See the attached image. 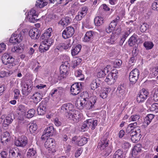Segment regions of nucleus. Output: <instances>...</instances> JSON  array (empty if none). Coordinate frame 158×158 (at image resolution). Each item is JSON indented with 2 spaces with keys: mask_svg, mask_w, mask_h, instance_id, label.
Returning a JSON list of instances; mask_svg holds the SVG:
<instances>
[{
  "mask_svg": "<svg viewBox=\"0 0 158 158\" xmlns=\"http://www.w3.org/2000/svg\"><path fill=\"white\" fill-rule=\"evenodd\" d=\"M14 98L17 99L18 98L20 95V92L19 89H15L14 90Z\"/></svg>",
  "mask_w": 158,
  "mask_h": 158,
  "instance_id": "680f3d73",
  "label": "nucleus"
},
{
  "mask_svg": "<svg viewBox=\"0 0 158 158\" xmlns=\"http://www.w3.org/2000/svg\"><path fill=\"white\" fill-rule=\"evenodd\" d=\"M100 92V96L102 98H105L107 97V94L104 89H101Z\"/></svg>",
  "mask_w": 158,
  "mask_h": 158,
  "instance_id": "864d4df0",
  "label": "nucleus"
},
{
  "mask_svg": "<svg viewBox=\"0 0 158 158\" xmlns=\"http://www.w3.org/2000/svg\"><path fill=\"white\" fill-rule=\"evenodd\" d=\"M54 131V127L52 126L48 127L44 130V133L47 135V136H50L53 135Z\"/></svg>",
  "mask_w": 158,
  "mask_h": 158,
  "instance_id": "cd10ccee",
  "label": "nucleus"
},
{
  "mask_svg": "<svg viewBox=\"0 0 158 158\" xmlns=\"http://www.w3.org/2000/svg\"><path fill=\"white\" fill-rule=\"evenodd\" d=\"M137 123L135 122L129 124L126 130L127 132L130 133L131 139L133 143H136L141 137V130L140 127L136 126Z\"/></svg>",
  "mask_w": 158,
  "mask_h": 158,
  "instance_id": "f03ea898",
  "label": "nucleus"
},
{
  "mask_svg": "<svg viewBox=\"0 0 158 158\" xmlns=\"http://www.w3.org/2000/svg\"><path fill=\"white\" fill-rule=\"evenodd\" d=\"M62 110H63L67 113L68 116L69 115V113H71L73 110V105L70 103H65L62 105L61 107Z\"/></svg>",
  "mask_w": 158,
  "mask_h": 158,
  "instance_id": "f3484780",
  "label": "nucleus"
},
{
  "mask_svg": "<svg viewBox=\"0 0 158 158\" xmlns=\"http://www.w3.org/2000/svg\"><path fill=\"white\" fill-rule=\"evenodd\" d=\"M43 40L41 42L39 48L40 49L43 50V52H44L48 49L53 42L52 40L50 41L48 40Z\"/></svg>",
  "mask_w": 158,
  "mask_h": 158,
  "instance_id": "dca6fc26",
  "label": "nucleus"
},
{
  "mask_svg": "<svg viewBox=\"0 0 158 158\" xmlns=\"http://www.w3.org/2000/svg\"><path fill=\"white\" fill-rule=\"evenodd\" d=\"M107 43L111 44H113L116 39L115 36L114 35H111L110 37H106L105 38Z\"/></svg>",
  "mask_w": 158,
  "mask_h": 158,
  "instance_id": "de8ad7c7",
  "label": "nucleus"
},
{
  "mask_svg": "<svg viewBox=\"0 0 158 158\" xmlns=\"http://www.w3.org/2000/svg\"><path fill=\"white\" fill-rule=\"evenodd\" d=\"M40 30L36 28H33L29 31V35L33 39L35 40L39 38L40 35Z\"/></svg>",
  "mask_w": 158,
  "mask_h": 158,
  "instance_id": "2eb2a0df",
  "label": "nucleus"
},
{
  "mask_svg": "<svg viewBox=\"0 0 158 158\" xmlns=\"http://www.w3.org/2000/svg\"><path fill=\"white\" fill-rule=\"evenodd\" d=\"M85 16L83 15L79 11L77 15H76L75 19L77 21H80Z\"/></svg>",
  "mask_w": 158,
  "mask_h": 158,
  "instance_id": "bf43d9fd",
  "label": "nucleus"
},
{
  "mask_svg": "<svg viewBox=\"0 0 158 158\" xmlns=\"http://www.w3.org/2000/svg\"><path fill=\"white\" fill-rule=\"evenodd\" d=\"M38 17H35L34 16H32L31 14L28 15L27 16V18L28 19V21L31 23H35L38 20L37 18Z\"/></svg>",
  "mask_w": 158,
  "mask_h": 158,
  "instance_id": "c03bdc74",
  "label": "nucleus"
},
{
  "mask_svg": "<svg viewBox=\"0 0 158 158\" xmlns=\"http://www.w3.org/2000/svg\"><path fill=\"white\" fill-rule=\"evenodd\" d=\"M2 63L5 65H7L9 69H11L15 65V59L7 53H5L2 57Z\"/></svg>",
  "mask_w": 158,
  "mask_h": 158,
  "instance_id": "20e7f679",
  "label": "nucleus"
},
{
  "mask_svg": "<svg viewBox=\"0 0 158 158\" xmlns=\"http://www.w3.org/2000/svg\"><path fill=\"white\" fill-rule=\"evenodd\" d=\"M23 26V24H21L19 28L15 33H13L10 38V42L12 43H19L21 42L26 34L27 33V30L25 29L21 31V27Z\"/></svg>",
  "mask_w": 158,
  "mask_h": 158,
  "instance_id": "7ed1b4c3",
  "label": "nucleus"
},
{
  "mask_svg": "<svg viewBox=\"0 0 158 158\" xmlns=\"http://www.w3.org/2000/svg\"><path fill=\"white\" fill-rule=\"evenodd\" d=\"M35 110L34 109H30L27 112L26 117L27 118H31L33 117L35 114Z\"/></svg>",
  "mask_w": 158,
  "mask_h": 158,
  "instance_id": "49530a36",
  "label": "nucleus"
},
{
  "mask_svg": "<svg viewBox=\"0 0 158 158\" xmlns=\"http://www.w3.org/2000/svg\"><path fill=\"white\" fill-rule=\"evenodd\" d=\"M140 118V117L138 115H131L129 118V120L130 121H135L138 120Z\"/></svg>",
  "mask_w": 158,
  "mask_h": 158,
  "instance_id": "13d9d810",
  "label": "nucleus"
},
{
  "mask_svg": "<svg viewBox=\"0 0 158 158\" xmlns=\"http://www.w3.org/2000/svg\"><path fill=\"white\" fill-rule=\"evenodd\" d=\"M6 45L3 43L0 44V53L5 51L6 49Z\"/></svg>",
  "mask_w": 158,
  "mask_h": 158,
  "instance_id": "052dcab7",
  "label": "nucleus"
},
{
  "mask_svg": "<svg viewBox=\"0 0 158 158\" xmlns=\"http://www.w3.org/2000/svg\"><path fill=\"white\" fill-rule=\"evenodd\" d=\"M44 145L48 151V152L54 155L56 151L54 139L50 137L48 138L45 143Z\"/></svg>",
  "mask_w": 158,
  "mask_h": 158,
  "instance_id": "39448f33",
  "label": "nucleus"
},
{
  "mask_svg": "<svg viewBox=\"0 0 158 158\" xmlns=\"http://www.w3.org/2000/svg\"><path fill=\"white\" fill-rule=\"evenodd\" d=\"M68 116L70 120H72L75 122L78 121L81 118L80 112L76 110H73L71 113H69Z\"/></svg>",
  "mask_w": 158,
  "mask_h": 158,
  "instance_id": "4468645a",
  "label": "nucleus"
},
{
  "mask_svg": "<svg viewBox=\"0 0 158 158\" xmlns=\"http://www.w3.org/2000/svg\"><path fill=\"white\" fill-rule=\"evenodd\" d=\"M150 110L154 113L158 112V104L157 103L153 104L150 107Z\"/></svg>",
  "mask_w": 158,
  "mask_h": 158,
  "instance_id": "a18cd8bd",
  "label": "nucleus"
},
{
  "mask_svg": "<svg viewBox=\"0 0 158 158\" xmlns=\"http://www.w3.org/2000/svg\"><path fill=\"white\" fill-rule=\"evenodd\" d=\"M94 22L97 26H99L104 23V19L101 16H97L94 19Z\"/></svg>",
  "mask_w": 158,
  "mask_h": 158,
  "instance_id": "7c9ffc66",
  "label": "nucleus"
},
{
  "mask_svg": "<svg viewBox=\"0 0 158 158\" xmlns=\"http://www.w3.org/2000/svg\"><path fill=\"white\" fill-rule=\"evenodd\" d=\"M31 14L32 16H34L35 17H38V14L37 12L34 8L31 9L28 12V15Z\"/></svg>",
  "mask_w": 158,
  "mask_h": 158,
  "instance_id": "4d7b16f0",
  "label": "nucleus"
},
{
  "mask_svg": "<svg viewBox=\"0 0 158 158\" xmlns=\"http://www.w3.org/2000/svg\"><path fill=\"white\" fill-rule=\"evenodd\" d=\"M155 115L152 114H148L145 117L143 123L145 126H147L150 123Z\"/></svg>",
  "mask_w": 158,
  "mask_h": 158,
  "instance_id": "393cba45",
  "label": "nucleus"
},
{
  "mask_svg": "<svg viewBox=\"0 0 158 158\" xmlns=\"http://www.w3.org/2000/svg\"><path fill=\"white\" fill-rule=\"evenodd\" d=\"M9 158H21V152L17 148H10L9 150Z\"/></svg>",
  "mask_w": 158,
  "mask_h": 158,
  "instance_id": "9d476101",
  "label": "nucleus"
},
{
  "mask_svg": "<svg viewBox=\"0 0 158 158\" xmlns=\"http://www.w3.org/2000/svg\"><path fill=\"white\" fill-rule=\"evenodd\" d=\"M29 130L31 133H32L35 132L37 129V126L35 123H30L29 124Z\"/></svg>",
  "mask_w": 158,
  "mask_h": 158,
  "instance_id": "f704fd0d",
  "label": "nucleus"
},
{
  "mask_svg": "<svg viewBox=\"0 0 158 158\" xmlns=\"http://www.w3.org/2000/svg\"><path fill=\"white\" fill-rule=\"evenodd\" d=\"M106 73L103 70H99L98 72L97 76L99 78H101L103 77L105 75Z\"/></svg>",
  "mask_w": 158,
  "mask_h": 158,
  "instance_id": "6e6d98bb",
  "label": "nucleus"
},
{
  "mask_svg": "<svg viewBox=\"0 0 158 158\" xmlns=\"http://www.w3.org/2000/svg\"><path fill=\"white\" fill-rule=\"evenodd\" d=\"M75 75L77 77H79V80L81 81L84 80L85 78L84 75L83 74L82 70L80 69H78L76 70L75 72Z\"/></svg>",
  "mask_w": 158,
  "mask_h": 158,
  "instance_id": "473e14b6",
  "label": "nucleus"
},
{
  "mask_svg": "<svg viewBox=\"0 0 158 158\" xmlns=\"http://www.w3.org/2000/svg\"><path fill=\"white\" fill-rule=\"evenodd\" d=\"M27 143V138L24 135H22L15 141V145L19 147H24L26 145Z\"/></svg>",
  "mask_w": 158,
  "mask_h": 158,
  "instance_id": "f8f14e48",
  "label": "nucleus"
},
{
  "mask_svg": "<svg viewBox=\"0 0 158 158\" xmlns=\"http://www.w3.org/2000/svg\"><path fill=\"white\" fill-rule=\"evenodd\" d=\"M130 30L131 29H130L129 30L127 29V31L122 32V37L120 41V43H122V44L123 43L127 37L130 34L131 32Z\"/></svg>",
  "mask_w": 158,
  "mask_h": 158,
  "instance_id": "c85d7f7f",
  "label": "nucleus"
},
{
  "mask_svg": "<svg viewBox=\"0 0 158 158\" xmlns=\"http://www.w3.org/2000/svg\"><path fill=\"white\" fill-rule=\"evenodd\" d=\"M70 21L69 17L62 18L59 22V24L64 27H65L69 23Z\"/></svg>",
  "mask_w": 158,
  "mask_h": 158,
  "instance_id": "e433bc0d",
  "label": "nucleus"
},
{
  "mask_svg": "<svg viewBox=\"0 0 158 158\" xmlns=\"http://www.w3.org/2000/svg\"><path fill=\"white\" fill-rule=\"evenodd\" d=\"M82 88V84L81 83H76L71 85L70 89H81Z\"/></svg>",
  "mask_w": 158,
  "mask_h": 158,
  "instance_id": "09e8293b",
  "label": "nucleus"
},
{
  "mask_svg": "<svg viewBox=\"0 0 158 158\" xmlns=\"http://www.w3.org/2000/svg\"><path fill=\"white\" fill-rule=\"evenodd\" d=\"M22 94L24 96L28 95L31 92V89H22Z\"/></svg>",
  "mask_w": 158,
  "mask_h": 158,
  "instance_id": "0e129e2a",
  "label": "nucleus"
},
{
  "mask_svg": "<svg viewBox=\"0 0 158 158\" xmlns=\"http://www.w3.org/2000/svg\"><path fill=\"white\" fill-rule=\"evenodd\" d=\"M100 84L97 82L96 80L92 81L90 84L91 89H96L100 87Z\"/></svg>",
  "mask_w": 158,
  "mask_h": 158,
  "instance_id": "8fccbe9b",
  "label": "nucleus"
},
{
  "mask_svg": "<svg viewBox=\"0 0 158 158\" xmlns=\"http://www.w3.org/2000/svg\"><path fill=\"white\" fill-rule=\"evenodd\" d=\"M81 59L80 58H77L74 60L73 62V68H75L77 65H79L81 61Z\"/></svg>",
  "mask_w": 158,
  "mask_h": 158,
  "instance_id": "5fc2aeb1",
  "label": "nucleus"
},
{
  "mask_svg": "<svg viewBox=\"0 0 158 158\" xmlns=\"http://www.w3.org/2000/svg\"><path fill=\"white\" fill-rule=\"evenodd\" d=\"M54 123L56 126L59 127L61 124V122L60 121L59 119L57 118H56L54 119Z\"/></svg>",
  "mask_w": 158,
  "mask_h": 158,
  "instance_id": "774afa93",
  "label": "nucleus"
},
{
  "mask_svg": "<svg viewBox=\"0 0 158 158\" xmlns=\"http://www.w3.org/2000/svg\"><path fill=\"white\" fill-rule=\"evenodd\" d=\"M143 45L147 50L151 49L154 46L152 42L150 41H145L143 43Z\"/></svg>",
  "mask_w": 158,
  "mask_h": 158,
  "instance_id": "a19ab883",
  "label": "nucleus"
},
{
  "mask_svg": "<svg viewBox=\"0 0 158 158\" xmlns=\"http://www.w3.org/2000/svg\"><path fill=\"white\" fill-rule=\"evenodd\" d=\"M18 110L19 111V113H21L22 115H24L26 114V112L27 111V108L24 105H20L18 107Z\"/></svg>",
  "mask_w": 158,
  "mask_h": 158,
  "instance_id": "c9c22d12",
  "label": "nucleus"
},
{
  "mask_svg": "<svg viewBox=\"0 0 158 158\" xmlns=\"http://www.w3.org/2000/svg\"><path fill=\"white\" fill-rule=\"evenodd\" d=\"M139 74V70L137 69L132 70L129 74V79L130 82L135 83L138 79Z\"/></svg>",
  "mask_w": 158,
  "mask_h": 158,
  "instance_id": "9b49d317",
  "label": "nucleus"
},
{
  "mask_svg": "<svg viewBox=\"0 0 158 158\" xmlns=\"http://www.w3.org/2000/svg\"><path fill=\"white\" fill-rule=\"evenodd\" d=\"M97 98L96 96H89L87 91H84L80 97L76 101L75 105L77 108L82 109L84 107L88 110H93Z\"/></svg>",
  "mask_w": 158,
  "mask_h": 158,
  "instance_id": "f257e3e1",
  "label": "nucleus"
},
{
  "mask_svg": "<svg viewBox=\"0 0 158 158\" xmlns=\"http://www.w3.org/2000/svg\"><path fill=\"white\" fill-rule=\"evenodd\" d=\"M88 9L87 6H84L82 7L80 9L79 12L83 15L85 16L88 11Z\"/></svg>",
  "mask_w": 158,
  "mask_h": 158,
  "instance_id": "603ef678",
  "label": "nucleus"
},
{
  "mask_svg": "<svg viewBox=\"0 0 158 158\" xmlns=\"http://www.w3.org/2000/svg\"><path fill=\"white\" fill-rule=\"evenodd\" d=\"M82 152V150L81 148H79L77 150L75 153V156L76 158H77L79 157L81 154Z\"/></svg>",
  "mask_w": 158,
  "mask_h": 158,
  "instance_id": "e2e57ef3",
  "label": "nucleus"
},
{
  "mask_svg": "<svg viewBox=\"0 0 158 158\" xmlns=\"http://www.w3.org/2000/svg\"><path fill=\"white\" fill-rule=\"evenodd\" d=\"M69 67V63L64 62L60 67V72L61 75V77H58L57 79H61L62 77L63 78L64 77V75H66L68 73V70Z\"/></svg>",
  "mask_w": 158,
  "mask_h": 158,
  "instance_id": "1a4fd4ad",
  "label": "nucleus"
},
{
  "mask_svg": "<svg viewBox=\"0 0 158 158\" xmlns=\"http://www.w3.org/2000/svg\"><path fill=\"white\" fill-rule=\"evenodd\" d=\"M122 62L120 60H115L114 63V66L116 68H119L121 66Z\"/></svg>",
  "mask_w": 158,
  "mask_h": 158,
  "instance_id": "3c124183",
  "label": "nucleus"
},
{
  "mask_svg": "<svg viewBox=\"0 0 158 158\" xmlns=\"http://www.w3.org/2000/svg\"><path fill=\"white\" fill-rule=\"evenodd\" d=\"M148 94V89H141L137 96V102L139 103L144 102L147 99Z\"/></svg>",
  "mask_w": 158,
  "mask_h": 158,
  "instance_id": "0eeeda50",
  "label": "nucleus"
},
{
  "mask_svg": "<svg viewBox=\"0 0 158 158\" xmlns=\"http://www.w3.org/2000/svg\"><path fill=\"white\" fill-rule=\"evenodd\" d=\"M94 32L92 31H89L86 32L84 38V41L87 42L90 41L93 38Z\"/></svg>",
  "mask_w": 158,
  "mask_h": 158,
  "instance_id": "bb28decb",
  "label": "nucleus"
},
{
  "mask_svg": "<svg viewBox=\"0 0 158 158\" xmlns=\"http://www.w3.org/2000/svg\"><path fill=\"white\" fill-rule=\"evenodd\" d=\"M83 26L87 28H89L91 27L89 22L88 20H86L83 23Z\"/></svg>",
  "mask_w": 158,
  "mask_h": 158,
  "instance_id": "338daca9",
  "label": "nucleus"
},
{
  "mask_svg": "<svg viewBox=\"0 0 158 158\" xmlns=\"http://www.w3.org/2000/svg\"><path fill=\"white\" fill-rule=\"evenodd\" d=\"M137 40L136 36L133 35L129 38L128 44L130 46H132L136 43Z\"/></svg>",
  "mask_w": 158,
  "mask_h": 158,
  "instance_id": "72a5a7b5",
  "label": "nucleus"
},
{
  "mask_svg": "<svg viewBox=\"0 0 158 158\" xmlns=\"http://www.w3.org/2000/svg\"><path fill=\"white\" fill-rule=\"evenodd\" d=\"M23 51V48L19 46H14L11 49V51L12 52L21 53Z\"/></svg>",
  "mask_w": 158,
  "mask_h": 158,
  "instance_id": "79ce46f5",
  "label": "nucleus"
},
{
  "mask_svg": "<svg viewBox=\"0 0 158 158\" xmlns=\"http://www.w3.org/2000/svg\"><path fill=\"white\" fill-rule=\"evenodd\" d=\"M123 152L121 150L118 149L115 152L114 158H123Z\"/></svg>",
  "mask_w": 158,
  "mask_h": 158,
  "instance_id": "37998d69",
  "label": "nucleus"
},
{
  "mask_svg": "<svg viewBox=\"0 0 158 158\" xmlns=\"http://www.w3.org/2000/svg\"><path fill=\"white\" fill-rule=\"evenodd\" d=\"M81 48V45H77L71 50V54L72 56H75L77 55L80 52Z\"/></svg>",
  "mask_w": 158,
  "mask_h": 158,
  "instance_id": "c756f323",
  "label": "nucleus"
},
{
  "mask_svg": "<svg viewBox=\"0 0 158 158\" xmlns=\"http://www.w3.org/2000/svg\"><path fill=\"white\" fill-rule=\"evenodd\" d=\"M75 30L72 26H69L66 27L63 31L62 36L64 39H67L72 36L74 34Z\"/></svg>",
  "mask_w": 158,
  "mask_h": 158,
  "instance_id": "6e6552de",
  "label": "nucleus"
},
{
  "mask_svg": "<svg viewBox=\"0 0 158 158\" xmlns=\"http://www.w3.org/2000/svg\"><path fill=\"white\" fill-rule=\"evenodd\" d=\"M73 42L70 39L66 40L64 43L59 44L56 47V49L61 50L62 49H67L70 48Z\"/></svg>",
  "mask_w": 158,
  "mask_h": 158,
  "instance_id": "ddd939ff",
  "label": "nucleus"
},
{
  "mask_svg": "<svg viewBox=\"0 0 158 158\" xmlns=\"http://www.w3.org/2000/svg\"><path fill=\"white\" fill-rule=\"evenodd\" d=\"M109 141L106 138H102L100 142L99 143L98 146H100L101 149H104L106 147L108 146Z\"/></svg>",
  "mask_w": 158,
  "mask_h": 158,
  "instance_id": "5701e85b",
  "label": "nucleus"
},
{
  "mask_svg": "<svg viewBox=\"0 0 158 158\" xmlns=\"http://www.w3.org/2000/svg\"><path fill=\"white\" fill-rule=\"evenodd\" d=\"M47 4L48 2H44V0H37L36 2L35 5L37 7L42 8L47 5Z\"/></svg>",
  "mask_w": 158,
  "mask_h": 158,
  "instance_id": "2f4dec72",
  "label": "nucleus"
},
{
  "mask_svg": "<svg viewBox=\"0 0 158 158\" xmlns=\"http://www.w3.org/2000/svg\"><path fill=\"white\" fill-rule=\"evenodd\" d=\"M46 106V105L44 102L42 101L40 103L37 109L39 115H43L45 114L47 110Z\"/></svg>",
  "mask_w": 158,
  "mask_h": 158,
  "instance_id": "6ab92c4d",
  "label": "nucleus"
},
{
  "mask_svg": "<svg viewBox=\"0 0 158 158\" xmlns=\"http://www.w3.org/2000/svg\"><path fill=\"white\" fill-rule=\"evenodd\" d=\"M13 120L11 116H6L3 121L2 124L3 127L4 128V129H7L9 124L12 123Z\"/></svg>",
  "mask_w": 158,
  "mask_h": 158,
  "instance_id": "412c9836",
  "label": "nucleus"
},
{
  "mask_svg": "<svg viewBox=\"0 0 158 158\" xmlns=\"http://www.w3.org/2000/svg\"><path fill=\"white\" fill-rule=\"evenodd\" d=\"M141 150V145L140 144H137L133 148L131 155L133 157H135L138 153L140 152Z\"/></svg>",
  "mask_w": 158,
  "mask_h": 158,
  "instance_id": "4be33fe9",
  "label": "nucleus"
},
{
  "mask_svg": "<svg viewBox=\"0 0 158 158\" xmlns=\"http://www.w3.org/2000/svg\"><path fill=\"white\" fill-rule=\"evenodd\" d=\"M97 125V121L96 120L90 119L85 121L81 127V129L83 131H85L88 128H90L93 130L95 128Z\"/></svg>",
  "mask_w": 158,
  "mask_h": 158,
  "instance_id": "423d86ee",
  "label": "nucleus"
},
{
  "mask_svg": "<svg viewBox=\"0 0 158 158\" xmlns=\"http://www.w3.org/2000/svg\"><path fill=\"white\" fill-rule=\"evenodd\" d=\"M150 74L153 77L156 76L158 74V67L156 66L150 69Z\"/></svg>",
  "mask_w": 158,
  "mask_h": 158,
  "instance_id": "58836bf2",
  "label": "nucleus"
},
{
  "mask_svg": "<svg viewBox=\"0 0 158 158\" xmlns=\"http://www.w3.org/2000/svg\"><path fill=\"white\" fill-rule=\"evenodd\" d=\"M119 20V17H117L114 20H113L110 23L109 26L111 27V29H114L115 28L116 26L117 23Z\"/></svg>",
  "mask_w": 158,
  "mask_h": 158,
  "instance_id": "ea45409f",
  "label": "nucleus"
},
{
  "mask_svg": "<svg viewBox=\"0 0 158 158\" xmlns=\"http://www.w3.org/2000/svg\"><path fill=\"white\" fill-rule=\"evenodd\" d=\"M31 99L33 100L35 104L38 103L41 99V95L40 93L36 92L31 97Z\"/></svg>",
  "mask_w": 158,
  "mask_h": 158,
  "instance_id": "b1692460",
  "label": "nucleus"
},
{
  "mask_svg": "<svg viewBox=\"0 0 158 158\" xmlns=\"http://www.w3.org/2000/svg\"><path fill=\"white\" fill-rule=\"evenodd\" d=\"M11 139V136L9 133L6 131L3 133L1 136V142L3 143L6 144L9 142L10 141Z\"/></svg>",
  "mask_w": 158,
  "mask_h": 158,
  "instance_id": "aec40b11",
  "label": "nucleus"
},
{
  "mask_svg": "<svg viewBox=\"0 0 158 158\" xmlns=\"http://www.w3.org/2000/svg\"><path fill=\"white\" fill-rule=\"evenodd\" d=\"M52 28L50 27L45 32L42 34L40 37V39L43 40H50V37L52 35Z\"/></svg>",
  "mask_w": 158,
  "mask_h": 158,
  "instance_id": "a211bd4d",
  "label": "nucleus"
},
{
  "mask_svg": "<svg viewBox=\"0 0 158 158\" xmlns=\"http://www.w3.org/2000/svg\"><path fill=\"white\" fill-rule=\"evenodd\" d=\"M87 141V139L86 137H82L79 140L77 141V144L78 146H82L86 144Z\"/></svg>",
  "mask_w": 158,
  "mask_h": 158,
  "instance_id": "4c0bfd02",
  "label": "nucleus"
},
{
  "mask_svg": "<svg viewBox=\"0 0 158 158\" xmlns=\"http://www.w3.org/2000/svg\"><path fill=\"white\" fill-rule=\"evenodd\" d=\"M152 8L154 10H158V3L155 1L152 4Z\"/></svg>",
  "mask_w": 158,
  "mask_h": 158,
  "instance_id": "69168bd1",
  "label": "nucleus"
},
{
  "mask_svg": "<svg viewBox=\"0 0 158 158\" xmlns=\"http://www.w3.org/2000/svg\"><path fill=\"white\" fill-rule=\"evenodd\" d=\"M36 152L33 148H30L28 150L27 153V158H36Z\"/></svg>",
  "mask_w": 158,
  "mask_h": 158,
  "instance_id": "a878e982",
  "label": "nucleus"
}]
</instances>
